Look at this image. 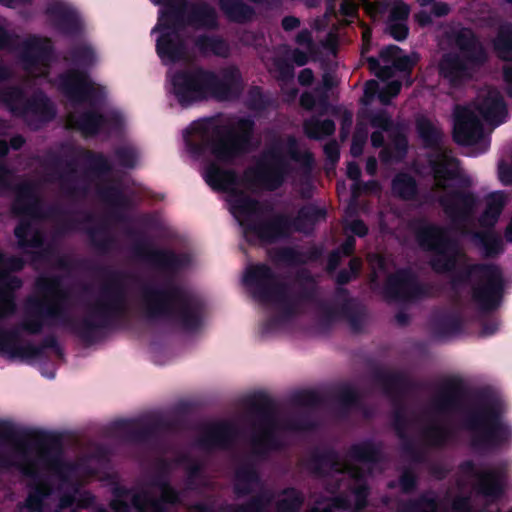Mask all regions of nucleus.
I'll use <instances>...</instances> for the list:
<instances>
[{
  "label": "nucleus",
  "instance_id": "f257e3e1",
  "mask_svg": "<svg viewBox=\"0 0 512 512\" xmlns=\"http://www.w3.org/2000/svg\"><path fill=\"white\" fill-rule=\"evenodd\" d=\"M105 272L109 281L102 283L96 301L88 306L87 313L81 318H72L64 305L69 293L63 288L60 275L40 276L35 287L44 298L29 296L24 303V314L43 313L56 319L71 334L86 346L97 343L104 332L115 328L128 311L125 280L130 277L123 270L110 267H97Z\"/></svg>",
  "mask_w": 512,
  "mask_h": 512
},
{
  "label": "nucleus",
  "instance_id": "f03ea898",
  "mask_svg": "<svg viewBox=\"0 0 512 512\" xmlns=\"http://www.w3.org/2000/svg\"><path fill=\"white\" fill-rule=\"evenodd\" d=\"M40 467L65 478L71 466L62 458L60 439L44 431H18L6 420H0V469L17 468L32 480L24 503L18 512H43L44 501L53 492V485Z\"/></svg>",
  "mask_w": 512,
  "mask_h": 512
},
{
  "label": "nucleus",
  "instance_id": "7ed1b4c3",
  "mask_svg": "<svg viewBox=\"0 0 512 512\" xmlns=\"http://www.w3.org/2000/svg\"><path fill=\"white\" fill-rule=\"evenodd\" d=\"M172 93L182 108L215 99L237 100L244 91L238 67L227 66L219 74L202 66L177 70L171 77Z\"/></svg>",
  "mask_w": 512,
  "mask_h": 512
},
{
  "label": "nucleus",
  "instance_id": "20e7f679",
  "mask_svg": "<svg viewBox=\"0 0 512 512\" xmlns=\"http://www.w3.org/2000/svg\"><path fill=\"white\" fill-rule=\"evenodd\" d=\"M142 299L148 320L165 319L185 331H196L202 326L204 303L172 281L162 286H143Z\"/></svg>",
  "mask_w": 512,
  "mask_h": 512
},
{
  "label": "nucleus",
  "instance_id": "39448f33",
  "mask_svg": "<svg viewBox=\"0 0 512 512\" xmlns=\"http://www.w3.org/2000/svg\"><path fill=\"white\" fill-rule=\"evenodd\" d=\"M428 163L440 188H446L448 181L459 183L461 188L449 190L439 197L438 203L455 227H466L472 222L479 204V197L468 190L473 184L471 177L461 172L460 160L447 152L430 156Z\"/></svg>",
  "mask_w": 512,
  "mask_h": 512
},
{
  "label": "nucleus",
  "instance_id": "423d86ee",
  "mask_svg": "<svg viewBox=\"0 0 512 512\" xmlns=\"http://www.w3.org/2000/svg\"><path fill=\"white\" fill-rule=\"evenodd\" d=\"M476 403L463 418V427L471 432V446L476 450H494L505 444L509 427L502 421L500 399L489 389L475 393Z\"/></svg>",
  "mask_w": 512,
  "mask_h": 512
},
{
  "label": "nucleus",
  "instance_id": "0eeeda50",
  "mask_svg": "<svg viewBox=\"0 0 512 512\" xmlns=\"http://www.w3.org/2000/svg\"><path fill=\"white\" fill-rule=\"evenodd\" d=\"M254 131V120L241 117L235 125H215L211 134L201 126L200 140L188 141L187 144L194 154L203 155L209 151L218 161L231 163L252 151Z\"/></svg>",
  "mask_w": 512,
  "mask_h": 512
},
{
  "label": "nucleus",
  "instance_id": "6e6552de",
  "mask_svg": "<svg viewBox=\"0 0 512 512\" xmlns=\"http://www.w3.org/2000/svg\"><path fill=\"white\" fill-rule=\"evenodd\" d=\"M452 273L450 286L453 291L457 292L461 287L472 283L471 298L481 313L498 309L504 296L505 279L497 264H466Z\"/></svg>",
  "mask_w": 512,
  "mask_h": 512
},
{
  "label": "nucleus",
  "instance_id": "1a4fd4ad",
  "mask_svg": "<svg viewBox=\"0 0 512 512\" xmlns=\"http://www.w3.org/2000/svg\"><path fill=\"white\" fill-rule=\"evenodd\" d=\"M64 60L78 68L68 69L57 77L60 92L73 103L89 102L93 105L102 100L104 91L96 87L85 69L92 66L96 60L93 48L86 44L75 45L67 51Z\"/></svg>",
  "mask_w": 512,
  "mask_h": 512
},
{
  "label": "nucleus",
  "instance_id": "9d476101",
  "mask_svg": "<svg viewBox=\"0 0 512 512\" xmlns=\"http://www.w3.org/2000/svg\"><path fill=\"white\" fill-rule=\"evenodd\" d=\"M157 24L152 29L178 30L187 27L216 29L218 15L216 9L206 1L190 2L188 0H165L161 2Z\"/></svg>",
  "mask_w": 512,
  "mask_h": 512
},
{
  "label": "nucleus",
  "instance_id": "9b49d317",
  "mask_svg": "<svg viewBox=\"0 0 512 512\" xmlns=\"http://www.w3.org/2000/svg\"><path fill=\"white\" fill-rule=\"evenodd\" d=\"M419 246L433 254L429 266L437 274L456 271L458 259L464 256L457 239L451 237L446 228L437 224H427L416 232Z\"/></svg>",
  "mask_w": 512,
  "mask_h": 512
},
{
  "label": "nucleus",
  "instance_id": "f8f14e48",
  "mask_svg": "<svg viewBox=\"0 0 512 512\" xmlns=\"http://www.w3.org/2000/svg\"><path fill=\"white\" fill-rule=\"evenodd\" d=\"M243 284L251 290L254 299L261 303H275L283 314L292 315L294 305L288 297L289 284L265 263L248 266Z\"/></svg>",
  "mask_w": 512,
  "mask_h": 512
},
{
  "label": "nucleus",
  "instance_id": "ddd939ff",
  "mask_svg": "<svg viewBox=\"0 0 512 512\" xmlns=\"http://www.w3.org/2000/svg\"><path fill=\"white\" fill-rule=\"evenodd\" d=\"M291 166L279 146H271L261 152L256 164L246 168L242 182L251 190L276 191L283 186Z\"/></svg>",
  "mask_w": 512,
  "mask_h": 512
},
{
  "label": "nucleus",
  "instance_id": "4468645a",
  "mask_svg": "<svg viewBox=\"0 0 512 512\" xmlns=\"http://www.w3.org/2000/svg\"><path fill=\"white\" fill-rule=\"evenodd\" d=\"M264 483L258 468L251 461L241 463L234 471L233 493L237 498L250 496L246 501L221 507L229 512H266L272 502L270 491L263 489Z\"/></svg>",
  "mask_w": 512,
  "mask_h": 512
},
{
  "label": "nucleus",
  "instance_id": "2eb2a0df",
  "mask_svg": "<svg viewBox=\"0 0 512 512\" xmlns=\"http://www.w3.org/2000/svg\"><path fill=\"white\" fill-rule=\"evenodd\" d=\"M12 212L17 216H29L34 219H52L59 222L57 234L65 235L78 229L80 221L71 217L73 211L59 205H50L42 209V200L37 195L35 186L24 182L16 187V197L12 204Z\"/></svg>",
  "mask_w": 512,
  "mask_h": 512
},
{
  "label": "nucleus",
  "instance_id": "dca6fc26",
  "mask_svg": "<svg viewBox=\"0 0 512 512\" xmlns=\"http://www.w3.org/2000/svg\"><path fill=\"white\" fill-rule=\"evenodd\" d=\"M247 405L250 412L259 417L263 426L262 433L251 439L253 454L265 459L271 451L282 450L284 444L275 433V402L267 394L259 392L248 398Z\"/></svg>",
  "mask_w": 512,
  "mask_h": 512
},
{
  "label": "nucleus",
  "instance_id": "f3484780",
  "mask_svg": "<svg viewBox=\"0 0 512 512\" xmlns=\"http://www.w3.org/2000/svg\"><path fill=\"white\" fill-rule=\"evenodd\" d=\"M381 293L385 300L401 303H416L434 296L433 285L420 281L409 267L390 273L383 283Z\"/></svg>",
  "mask_w": 512,
  "mask_h": 512
},
{
  "label": "nucleus",
  "instance_id": "a211bd4d",
  "mask_svg": "<svg viewBox=\"0 0 512 512\" xmlns=\"http://www.w3.org/2000/svg\"><path fill=\"white\" fill-rule=\"evenodd\" d=\"M139 420L119 419L113 421L107 430L110 434H123L125 439L136 444H151L157 440L160 432H168L175 429V422L158 417L150 423L136 427Z\"/></svg>",
  "mask_w": 512,
  "mask_h": 512
},
{
  "label": "nucleus",
  "instance_id": "6ab92c4d",
  "mask_svg": "<svg viewBox=\"0 0 512 512\" xmlns=\"http://www.w3.org/2000/svg\"><path fill=\"white\" fill-rule=\"evenodd\" d=\"M132 251L137 258L169 274H175L186 268L191 260L186 253H177L165 248H153L144 237L134 243Z\"/></svg>",
  "mask_w": 512,
  "mask_h": 512
},
{
  "label": "nucleus",
  "instance_id": "aec40b11",
  "mask_svg": "<svg viewBox=\"0 0 512 512\" xmlns=\"http://www.w3.org/2000/svg\"><path fill=\"white\" fill-rule=\"evenodd\" d=\"M291 216L285 213H275L269 218L255 219L247 223H241L244 231V237L250 244H254L252 236L264 243H275L280 239L290 236Z\"/></svg>",
  "mask_w": 512,
  "mask_h": 512
},
{
  "label": "nucleus",
  "instance_id": "412c9836",
  "mask_svg": "<svg viewBox=\"0 0 512 512\" xmlns=\"http://www.w3.org/2000/svg\"><path fill=\"white\" fill-rule=\"evenodd\" d=\"M55 116L53 102L43 91H37L26 98L19 118H22L31 129L38 130L51 122Z\"/></svg>",
  "mask_w": 512,
  "mask_h": 512
},
{
  "label": "nucleus",
  "instance_id": "4be33fe9",
  "mask_svg": "<svg viewBox=\"0 0 512 512\" xmlns=\"http://www.w3.org/2000/svg\"><path fill=\"white\" fill-rule=\"evenodd\" d=\"M374 380L382 387L387 396L395 400L401 399L406 393L421 391L430 387L429 383L413 380L400 371L377 370L374 374Z\"/></svg>",
  "mask_w": 512,
  "mask_h": 512
},
{
  "label": "nucleus",
  "instance_id": "5701e85b",
  "mask_svg": "<svg viewBox=\"0 0 512 512\" xmlns=\"http://www.w3.org/2000/svg\"><path fill=\"white\" fill-rule=\"evenodd\" d=\"M238 435L237 427L230 421H220L208 425L195 440V446L205 451L229 449Z\"/></svg>",
  "mask_w": 512,
  "mask_h": 512
},
{
  "label": "nucleus",
  "instance_id": "b1692460",
  "mask_svg": "<svg viewBox=\"0 0 512 512\" xmlns=\"http://www.w3.org/2000/svg\"><path fill=\"white\" fill-rule=\"evenodd\" d=\"M159 33L156 39V53L163 65H173L186 59L188 54L187 43L181 31L156 30Z\"/></svg>",
  "mask_w": 512,
  "mask_h": 512
},
{
  "label": "nucleus",
  "instance_id": "393cba45",
  "mask_svg": "<svg viewBox=\"0 0 512 512\" xmlns=\"http://www.w3.org/2000/svg\"><path fill=\"white\" fill-rule=\"evenodd\" d=\"M53 46L50 39L34 37L24 42L20 52L23 69L32 73L40 68L50 67Z\"/></svg>",
  "mask_w": 512,
  "mask_h": 512
},
{
  "label": "nucleus",
  "instance_id": "a878e982",
  "mask_svg": "<svg viewBox=\"0 0 512 512\" xmlns=\"http://www.w3.org/2000/svg\"><path fill=\"white\" fill-rule=\"evenodd\" d=\"M483 137V126L476 114L468 108L457 107L454 118L453 140L462 146L476 144Z\"/></svg>",
  "mask_w": 512,
  "mask_h": 512
},
{
  "label": "nucleus",
  "instance_id": "bb28decb",
  "mask_svg": "<svg viewBox=\"0 0 512 512\" xmlns=\"http://www.w3.org/2000/svg\"><path fill=\"white\" fill-rule=\"evenodd\" d=\"M72 123L85 137H94L105 129L120 128L122 120L117 114L106 116L97 110L89 109L74 116Z\"/></svg>",
  "mask_w": 512,
  "mask_h": 512
},
{
  "label": "nucleus",
  "instance_id": "cd10ccee",
  "mask_svg": "<svg viewBox=\"0 0 512 512\" xmlns=\"http://www.w3.org/2000/svg\"><path fill=\"white\" fill-rule=\"evenodd\" d=\"M45 13L61 34L74 37L82 33L83 23L74 8L61 2H54L47 6Z\"/></svg>",
  "mask_w": 512,
  "mask_h": 512
},
{
  "label": "nucleus",
  "instance_id": "c85d7f7f",
  "mask_svg": "<svg viewBox=\"0 0 512 512\" xmlns=\"http://www.w3.org/2000/svg\"><path fill=\"white\" fill-rule=\"evenodd\" d=\"M466 395V388L460 378H448L443 381L438 395L431 407L438 414H448L461 407V400Z\"/></svg>",
  "mask_w": 512,
  "mask_h": 512
},
{
  "label": "nucleus",
  "instance_id": "c756f323",
  "mask_svg": "<svg viewBox=\"0 0 512 512\" xmlns=\"http://www.w3.org/2000/svg\"><path fill=\"white\" fill-rule=\"evenodd\" d=\"M339 452L331 446L314 447L305 461V467L318 477L327 476L331 471H339Z\"/></svg>",
  "mask_w": 512,
  "mask_h": 512
},
{
  "label": "nucleus",
  "instance_id": "7c9ffc66",
  "mask_svg": "<svg viewBox=\"0 0 512 512\" xmlns=\"http://www.w3.org/2000/svg\"><path fill=\"white\" fill-rule=\"evenodd\" d=\"M349 290L344 286L337 285L335 295L343 302L339 305V312L354 332H360L364 325L366 307L357 299L349 296Z\"/></svg>",
  "mask_w": 512,
  "mask_h": 512
},
{
  "label": "nucleus",
  "instance_id": "2f4dec72",
  "mask_svg": "<svg viewBox=\"0 0 512 512\" xmlns=\"http://www.w3.org/2000/svg\"><path fill=\"white\" fill-rule=\"evenodd\" d=\"M439 72L453 88L461 87L471 77L467 62L457 54L444 55L439 64Z\"/></svg>",
  "mask_w": 512,
  "mask_h": 512
},
{
  "label": "nucleus",
  "instance_id": "473e14b6",
  "mask_svg": "<svg viewBox=\"0 0 512 512\" xmlns=\"http://www.w3.org/2000/svg\"><path fill=\"white\" fill-rule=\"evenodd\" d=\"M471 241L485 259H496L505 251L503 238L494 229L472 231Z\"/></svg>",
  "mask_w": 512,
  "mask_h": 512
},
{
  "label": "nucleus",
  "instance_id": "72a5a7b5",
  "mask_svg": "<svg viewBox=\"0 0 512 512\" xmlns=\"http://www.w3.org/2000/svg\"><path fill=\"white\" fill-rule=\"evenodd\" d=\"M476 108L481 116L491 124H502L508 115L504 98L496 90L488 91Z\"/></svg>",
  "mask_w": 512,
  "mask_h": 512
},
{
  "label": "nucleus",
  "instance_id": "f704fd0d",
  "mask_svg": "<svg viewBox=\"0 0 512 512\" xmlns=\"http://www.w3.org/2000/svg\"><path fill=\"white\" fill-rule=\"evenodd\" d=\"M383 449L382 441L368 438L350 445L347 455L355 462L376 465L384 460Z\"/></svg>",
  "mask_w": 512,
  "mask_h": 512
},
{
  "label": "nucleus",
  "instance_id": "c9c22d12",
  "mask_svg": "<svg viewBox=\"0 0 512 512\" xmlns=\"http://www.w3.org/2000/svg\"><path fill=\"white\" fill-rule=\"evenodd\" d=\"M206 183L217 191L228 192L238 185V174L233 169H224L215 163L205 168Z\"/></svg>",
  "mask_w": 512,
  "mask_h": 512
},
{
  "label": "nucleus",
  "instance_id": "e433bc0d",
  "mask_svg": "<svg viewBox=\"0 0 512 512\" xmlns=\"http://www.w3.org/2000/svg\"><path fill=\"white\" fill-rule=\"evenodd\" d=\"M431 330L437 337H445L459 333L463 328V320L458 311H439L432 315Z\"/></svg>",
  "mask_w": 512,
  "mask_h": 512
},
{
  "label": "nucleus",
  "instance_id": "4c0bfd02",
  "mask_svg": "<svg viewBox=\"0 0 512 512\" xmlns=\"http://www.w3.org/2000/svg\"><path fill=\"white\" fill-rule=\"evenodd\" d=\"M323 255L321 247L313 246L307 252H301L294 247H281L275 251L274 260L287 266H300L308 261H318Z\"/></svg>",
  "mask_w": 512,
  "mask_h": 512
},
{
  "label": "nucleus",
  "instance_id": "58836bf2",
  "mask_svg": "<svg viewBox=\"0 0 512 512\" xmlns=\"http://www.w3.org/2000/svg\"><path fill=\"white\" fill-rule=\"evenodd\" d=\"M194 48L203 57L227 58L230 54L228 42L219 35L200 34L194 39Z\"/></svg>",
  "mask_w": 512,
  "mask_h": 512
},
{
  "label": "nucleus",
  "instance_id": "ea45409f",
  "mask_svg": "<svg viewBox=\"0 0 512 512\" xmlns=\"http://www.w3.org/2000/svg\"><path fill=\"white\" fill-rule=\"evenodd\" d=\"M506 198L502 192H492L486 197L485 208L478 217L483 229H494L505 207Z\"/></svg>",
  "mask_w": 512,
  "mask_h": 512
},
{
  "label": "nucleus",
  "instance_id": "a19ab883",
  "mask_svg": "<svg viewBox=\"0 0 512 512\" xmlns=\"http://www.w3.org/2000/svg\"><path fill=\"white\" fill-rule=\"evenodd\" d=\"M476 492L492 500L500 499L505 492L504 483L498 472L487 470L476 474Z\"/></svg>",
  "mask_w": 512,
  "mask_h": 512
},
{
  "label": "nucleus",
  "instance_id": "79ce46f5",
  "mask_svg": "<svg viewBox=\"0 0 512 512\" xmlns=\"http://www.w3.org/2000/svg\"><path fill=\"white\" fill-rule=\"evenodd\" d=\"M327 212L324 208H319L314 204H305L297 212V215L291 217V228L296 232H306L314 226L325 220Z\"/></svg>",
  "mask_w": 512,
  "mask_h": 512
},
{
  "label": "nucleus",
  "instance_id": "37998d69",
  "mask_svg": "<svg viewBox=\"0 0 512 512\" xmlns=\"http://www.w3.org/2000/svg\"><path fill=\"white\" fill-rule=\"evenodd\" d=\"M20 329L0 328V354L8 355L10 358H26V344L21 345Z\"/></svg>",
  "mask_w": 512,
  "mask_h": 512
},
{
  "label": "nucleus",
  "instance_id": "c03bdc74",
  "mask_svg": "<svg viewBox=\"0 0 512 512\" xmlns=\"http://www.w3.org/2000/svg\"><path fill=\"white\" fill-rule=\"evenodd\" d=\"M440 499L433 490H426L418 497L408 499L399 505V512H439Z\"/></svg>",
  "mask_w": 512,
  "mask_h": 512
},
{
  "label": "nucleus",
  "instance_id": "a18cd8bd",
  "mask_svg": "<svg viewBox=\"0 0 512 512\" xmlns=\"http://www.w3.org/2000/svg\"><path fill=\"white\" fill-rule=\"evenodd\" d=\"M391 190L395 197L403 201H414L419 195L416 179L407 172H399L393 177Z\"/></svg>",
  "mask_w": 512,
  "mask_h": 512
},
{
  "label": "nucleus",
  "instance_id": "49530a36",
  "mask_svg": "<svg viewBox=\"0 0 512 512\" xmlns=\"http://www.w3.org/2000/svg\"><path fill=\"white\" fill-rule=\"evenodd\" d=\"M219 8L227 19L234 23H246L255 14L253 7L241 0H219Z\"/></svg>",
  "mask_w": 512,
  "mask_h": 512
},
{
  "label": "nucleus",
  "instance_id": "de8ad7c7",
  "mask_svg": "<svg viewBox=\"0 0 512 512\" xmlns=\"http://www.w3.org/2000/svg\"><path fill=\"white\" fill-rule=\"evenodd\" d=\"M63 166L65 170L58 173V180L65 194L71 198L85 195L87 188L76 184L77 161L75 159L64 160Z\"/></svg>",
  "mask_w": 512,
  "mask_h": 512
},
{
  "label": "nucleus",
  "instance_id": "09e8293b",
  "mask_svg": "<svg viewBox=\"0 0 512 512\" xmlns=\"http://www.w3.org/2000/svg\"><path fill=\"white\" fill-rule=\"evenodd\" d=\"M493 50L496 56L512 63V23L505 22L499 25L496 35L492 41Z\"/></svg>",
  "mask_w": 512,
  "mask_h": 512
},
{
  "label": "nucleus",
  "instance_id": "8fccbe9b",
  "mask_svg": "<svg viewBox=\"0 0 512 512\" xmlns=\"http://www.w3.org/2000/svg\"><path fill=\"white\" fill-rule=\"evenodd\" d=\"M258 208L259 201L244 194L242 191H235L230 200L231 213L236 218L245 217V223L251 221L249 218L257 212ZM241 223H244V221H241Z\"/></svg>",
  "mask_w": 512,
  "mask_h": 512
},
{
  "label": "nucleus",
  "instance_id": "3c124183",
  "mask_svg": "<svg viewBox=\"0 0 512 512\" xmlns=\"http://www.w3.org/2000/svg\"><path fill=\"white\" fill-rule=\"evenodd\" d=\"M32 231L30 220L21 219L14 228V235L17 238L20 249L42 247L45 244V237L42 232L36 230L29 237Z\"/></svg>",
  "mask_w": 512,
  "mask_h": 512
},
{
  "label": "nucleus",
  "instance_id": "603ef678",
  "mask_svg": "<svg viewBox=\"0 0 512 512\" xmlns=\"http://www.w3.org/2000/svg\"><path fill=\"white\" fill-rule=\"evenodd\" d=\"M26 94L22 87L12 85L0 90V102L15 117H19L26 101Z\"/></svg>",
  "mask_w": 512,
  "mask_h": 512
},
{
  "label": "nucleus",
  "instance_id": "864d4df0",
  "mask_svg": "<svg viewBox=\"0 0 512 512\" xmlns=\"http://www.w3.org/2000/svg\"><path fill=\"white\" fill-rule=\"evenodd\" d=\"M335 122L330 119L320 120L312 117L304 121L303 130L305 135L312 140H322L335 133Z\"/></svg>",
  "mask_w": 512,
  "mask_h": 512
},
{
  "label": "nucleus",
  "instance_id": "5fc2aeb1",
  "mask_svg": "<svg viewBox=\"0 0 512 512\" xmlns=\"http://www.w3.org/2000/svg\"><path fill=\"white\" fill-rule=\"evenodd\" d=\"M389 137L394 150V154L390 148H383L380 152V157L383 162H389L392 159L401 161L405 158L408 152V139L406 135L399 129L390 132Z\"/></svg>",
  "mask_w": 512,
  "mask_h": 512
},
{
  "label": "nucleus",
  "instance_id": "6e6d98bb",
  "mask_svg": "<svg viewBox=\"0 0 512 512\" xmlns=\"http://www.w3.org/2000/svg\"><path fill=\"white\" fill-rule=\"evenodd\" d=\"M416 131L426 148L438 149L442 140V133L426 117L416 120Z\"/></svg>",
  "mask_w": 512,
  "mask_h": 512
},
{
  "label": "nucleus",
  "instance_id": "4d7b16f0",
  "mask_svg": "<svg viewBox=\"0 0 512 512\" xmlns=\"http://www.w3.org/2000/svg\"><path fill=\"white\" fill-rule=\"evenodd\" d=\"M160 496L152 500L153 512H169L168 506H177L181 503L180 492L171 484V481L157 488Z\"/></svg>",
  "mask_w": 512,
  "mask_h": 512
},
{
  "label": "nucleus",
  "instance_id": "13d9d810",
  "mask_svg": "<svg viewBox=\"0 0 512 512\" xmlns=\"http://www.w3.org/2000/svg\"><path fill=\"white\" fill-rule=\"evenodd\" d=\"M283 496L275 503L276 512H299L303 503L304 496L300 490L295 487H287L281 491Z\"/></svg>",
  "mask_w": 512,
  "mask_h": 512
},
{
  "label": "nucleus",
  "instance_id": "bf43d9fd",
  "mask_svg": "<svg viewBox=\"0 0 512 512\" xmlns=\"http://www.w3.org/2000/svg\"><path fill=\"white\" fill-rule=\"evenodd\" d=\"M87 235L91 245L102 254L110 252L117 243L116 238L104 226L88 228Z\"/></svg>",
  "mask_w": 512,
  "mask_h": 512
},
{
  "label": "nucleus",
  "instance_id": "052dcab7",
  "mask_svg": "<svg viewBox=\"0 0 512 512\" xmlns=\"http://www.w3.org/2000/svg\"><path fill=\"white\" fill-rule=\"evenodd\" d=\"M46 349H51L59 358L64 357L63 349L61 348L57 337L53 334H49L42 339L39 345H34L30 342L26 343V358H40L44 355V351Z\"/></svg>",
  "mask_w": 512,
  "mask_h": 512
},
{
  "label": "nucleus",
  "instance_id": "680f3d73",
  "mask_svg": "<svg viewBox=\"0 0 512 512\" xmlns=\"http://www.w3.org/2000/svg\"><path fill=\"white\" fill-rule=\"evenodd\" d=\"M54 321L57 322L56 319H51L43 313H28L24 314L22 321L18 324V328L29 335H38L43 331L44 327L52 326Z\"/></svg>",
  "mask_w": 512,
  "mask_h": 512
},
{
  "label": "nucleus",
  "instance_id": "e2e57ef3",
  "mask_svg": "<svg viewBox=\"0 0 512 512\" xmlns=\"http://www.w3.org/2000/svg\"><path fill=\"white\" fill-rule=\"evenodd\" d=\"M81 156L88 170L97 176L106 175L112 171V165L103 153L82 149Z\"/></svg>",
  "mask_w": 512,
  "mask_h": 512
},
{
  "label": "nucleus",
  "instance_id": "0e129e2a",
  "mask_svg": "<svg viewBox=\"0 0 512 512\" xmlns=\"http://www.w3.org/2000/svg\"><path fill=\"white\" fill-rule=\"evenodd\" d=\"M422 435L430 446L442 448L451 438L452 432L443 424L432 423L423 430Z\"/></svg>",
  "mask_w": 512,
  "mask_h": 512
},
{
  "label": "nucleus",
  "instance_id": "69168bd1",
  "mask_svg": "<svg viewBox=\"0 0 512 512\" xmlns=\"http://www.w3.org/2000/svg\"><path fill=\"white\" fill-rule=\"evenodd\" d=\"M98 196L106 203L118 209H126L129 207V199L124 193L116 186L109 185L99 187L97 190Z\"/></svg>",
  "mask_w": 512,
  "mask_h": 512
},
{
  "label": "nucleus",
  "instance_id": "338daca9",
  "mask_svg": "<svg viewBox=\"0 0 512 512\" xmlns=\"http://www.w3.org/2000/svg\"><path fill=\"white\" fill-rule=\"evenodd\" d=\"M363 261L360 257H352L348 262V269H341L336 277L335 283L339 286H345L351 281L356 280L362 271Z\"/></svg>",
  "mask_w": 512,
  "mask_h": 512
},
{
  "label": "nucleus",
  "instance_id": "774afa93",
  "mask_svg": "<svg viewBox=\"0 0 512 512\" xmlns=\"http://www.w3.org/2000/svg\"><path fill=\"white\" fill-rule=\"evenodd\" d=\"M460 52L462 54L461 58L473 65H483L487 60L485 48L479 39L464 47Z\"/></svg>",
  "mask_w": 512,
  "mask_h": 512
}]
</instances>
